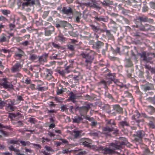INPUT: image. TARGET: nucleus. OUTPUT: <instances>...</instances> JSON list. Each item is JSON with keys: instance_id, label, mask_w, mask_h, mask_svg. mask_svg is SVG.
I'll return each instance as SVG.
<instances>
[{"instance_id": "14", "label": "nucleus", "mask_w": 155, "mask_h": 155, "mask_svg": "<svg viewBox=\"0 0 155 155\" xmlns=\"http://www.w3.org/2000/svg\"><path fill=\"white\" fill-rule=\"evenodd\" d=\"M126 144V142L124 141H119L115 142L111 144V146L114 148V149L118 150H120V148L121 147L122 145Z\"/></svg>"}, {"instance_id": "10", "label": "nucleus", "mask_w": 155, "mask_h": 155, "mask_svg": "<svg viewBox=\"0 0 155 155\" xmlns=\"http://www.w3.org/2000/svg\"><path fill=\"white\" fill-rule=\"evenodd\" d=\"M38 0H25L21 3V6L23 8L25 7L31 6L35 4V2H38Z\"/></svg>"}, {"instance_id": "20", "label": "nucleus", "mask_w": 155, "mask_h": 155, "mask_svg": "<svg viewBox=\"0 0 155 155\" xmlns=\"http://www.w3.org/2000/svg\"><path fill=\"white\" fill-rule=\"evenodd\" d=\"M5 108L6 110L8 112H12L16 110V108L15 106L10 104H6Z\"/></svg>"}, {"instance_id": "61", "label": "nucleus", "mask_w": 155, "mask_h": 155, "mask_svg": "<svg viewBox=\"0 0 155 155\" xmlns=\"http://www.w3.org/2000/svg\"><path fill=\"white\" fill-rule=\"evenodd\" d=\"M82 145L84 146V147H87V148H91V146L90 145V144L89 143H88L87 142H85L84 141L82 143Z\"/></svg>"}, {"instance_id": "53", "label": "nucleus", "mask_w": 155, "mask_h": 155, "mask_svg": "<svg viewBox=\"0 0 155 155\" xmlns=\"http://www.w3.org/2000/svg\"><path fill=\"white\" fill-rule=\"evenodd\" d=\"M0 51L2 52L4 54L8 53V54L11 52V51L9 49H7L3 48H0Z\"/></svg>"}, {"instance_id": "18", "label": "nucleus", "mask_w": 155, "mask_h": 155, "mask_svg": "<svg viewBox=\"0 0 155 155\" xmlns=\"http://www.w3.org/2000/svg\"><path fill=\"white\" fill-rule=\"evenodd\" d=\"M112 107L114 110L119 114L123 113V109L119 104H114L112 105Z\"/></svg>"}, {"instance_id": "39", "label": "nucleus", "mask_w": 155, "mask_h": 155, "mask_svg": "<svg viewBox=\"0 0 155 155\" xmlns=\"http://www.w3.org/2000/svg\"><path fill=\"white\" fill-rule=\"evenodd\" d=\"M60 25L61 26V30H60V31L61 30H63L65 29V27H66L68 24V22L65 21H61L60 22Z\"/></svg>"}, {"instance_id": "33", "label": "nucleus", "mask_w": 155, "mask_h": 155, "mask_svg": "<svg viewBox=\"0 0 155 155\" xmlns=\"http://www.w3.org/2000/svg\"><path fill=\"white\" fill-rule=\"evenodd\" d=\"M82 132V130H74L73 131L74 134V136L75 138H77L81 137V134Z\"/></svg>"}, {"instance_id": "23", "label": "nucleus", "mask_w": 155, "mask_h": 155, "mask_svg": "<svg viewBox=\"0 0 155 155\" xmlns=\"http://www.w3.org/2000/svg\"><path fill=\"white\" fill-rule=\"evenodd\" d=\"M10 38V36H8L6 34L2 33L0 36V42L8 41Z\"/></svg>"}, {"instance_id": "38", "label": "nucleus", "mask_w": 155, "mask_h": 155, "mask_svg": "<svg viewBox=\"0 0 155 155\" xmlns=\"http://www.w3.org/2000/svg\"><path fill=\"white\" fill-rule=\"evenodd\" d=\"M19 112H17L13 113H10L9 114V116L10 118H11L13 120H15V117L19 115Z\"/></svg>"}, {"instance_id": "12", "label": "nucleus", "mask_w": 155, "mask_h": 155, "mask_svg": "<svg viewBox=\"0 0 155 155\" xmlns=\"http://www.w3.org/2000/svg\"><path fill=\"white\" fill-rule=\"evenodd\" d=\"M72 9L69 6H63L61 10V13L67 15H71L73 14Z\"/></svg>"}, {"instance_id": "64", "label": "nucleus", "mask_w": 155, "mask_h": 155, "mask_svg": "<svg viewBox=\"0 0 155 155\" xmlns=\"http://www.w3.org/2000/svg\"><path fill=\"white\" fill-rule=\"evenodd\" d=\"M24 41L22 42L21 44L23 46H26L30 45V41L25 40Z\"/></svg>"}, {"instance_id": "26", "label": "nucleus", "mask_w": 155, "mask_h": 155, "mask_svg": "<svg viewBox=\"0 0 155 155\" xmlns=\"http://www.w3.org/2000/svg\"><path fill=\"white\" fill-rule=\"evenodd\" d=\"M106 35L108 39L114 41L115 38L113 35L110 32V30H107L106 31Z\"/></svg>"}, {"instance_id": "52", "label": "nucleus", "mask_w": 155, "mask_h": 155, "mask_svg": "<svg viewBox=\"0 0 155 155\" xmlns=\"http://www.w3.org/2000/svg\"><path fill=\"white\" fill-rule=\"evenodd\" d=\"M138 20L140 21L141 23L142 21L147 22L148 21V19L146 17H139L137 18H136V20Z\"/></svg>"}, {"instance_id": "15", "label": "nucleus", "mask_w": 155, "mask_h": 155, "mask_svg": "<svg viewBox=\"0 0 155 155\" xmlns=\"http://www.w3.org/2000/svg\"><path fill=\"white\" fill-rule=\"evenodd\" d=\"M94 13L95 14V16L92 17V18H94L95 21L101 22L102 21L105 22H107V18H106L102 16H98V13L95 12H94Z\"/></svg>"}, {"instance_id": "44", "label": "nucleus", "mask_w": 155, "mask_h": 155, "mask_svg": "<svg viewBox=\"0 0 155 155\" xmlns=\"http://www.w3.org/2000/svg\"><path fill=\"white\" fill-rule=\"evenodd\" d=\"M56 39L59 41H63L64 40L65 38L63 35L61 33H59L58 35L56 37Z\"/></svg>"}, {"instance_id": "27", "label": "nucleus", "mask_w": 155, "mask_h": 155, "mask_svg": "<svg viewBox=\"0 0 155 155\" xmlns=\"http://www.w3.org/2000/svg\"><path fill=\"white\" fill-rule=\"evenodd\" d=\"M110 21L108 24V26L111 28H112L113 29H117V27L116 26L117 25V23L115 22L112 19H110Z\"/></svg>"}, {"instance_id": "30", "label": "nucleus", "mask_w": 155, "mask_h": 155, "mask_svg": "<svg viewBox=\"0 0 155 155\" xmlns=\"http://www.w3.org/2000/svg\"><path fill=\"white\" fill-rule=\"evenodd\" d=\"M82 120L83 118L81 117L78 116L74 117L72 119V122L74 123H76L78 124Z\"/></svg>"}, {"instance_id": "1", "label": "nucleus", "mask_w": 155, "mask_h": 155, "mask_svg": "<svg viewBox=\"0 0 155 155\" xmlns=\"http://www.w3.org/2000/svg\"><path fill=\"white\" fill-rule=\"evenodd\" d=\"M124 67L126 68H130V71H129L128 70H127L126 71L127 73V76L129 78H131V79L132 81H134L135 80V77H132V74L134 73V70L133 68V62L131 60V58H125L124 60Z\"/></svg>"}, {"instance_id": "43", "label": "nucleus", "mask_w": 155, "mask_h": 155, "mask_svg": "<svg viewBox=\"0 0 155 155\" xmlns=\"http://www.w3.org/2000/svg\"><path fill=\"white\" fill-rule=\"evenodd\" d=\"M136 52V47L134 46L133 49L131 50L130 53V56L131 58H132V57H134V59H136V54L135 52Z\"/></svg>"}, {"instance_id": "49", "label": "nucleus", "mask_w": 155, "mask_h": 155, "mask_svg": "<svg viewBox=\"0 0 155 155\" xmlns=\"http://www.w3.org/2000/svg\"><path fill=\"white\" fill-rule=\"evenodd\" d=\"M28 122H30L31 124H35L37 122V120L36 118L33 117H29L28 118Z\"/></svg>"}, {"instance_id": "45", "label": "nucleus", "mask_w": 155, "mask_h": 155, "mask_svg": "<svg viewBox=\"0 0 155 155\" xmlns=\"http://www.w3.org/2000/svg\"><path fill=\"white\" fill-rule=\"evenodd\" d=\"M127 40L126 41L128 43H136V42L135 41V38H133L131 37L128 36L127 37Z\"/></svg>"}, {"instance_id": "32", "label": "nucleus", "mask_w": 155, "mask_h": 155, "mask_svg": "<svg viewBox=\"0 0 155 155\" xmlns=\"http://www.w3.org/2000/svg\"><path fill=\"white\" fill-rule=\"evenodd\" d=\"M153 86L152 84L147 83L146 85L144 88V90L145 91H147L152 90L153 89Z\"/></svg>"}, {"instance_id": "59", "label": "nucleus", "mask_w": 155, "mask_h": 155, "mask_svg": "<svg viewBox=\"0 0 155 155\" xmlns=\"http://www.w3.org/2000/svg\"><path fill=\"white\" fill-rule=\"evenodd\" d=\"M64 99L59 97H54V100L58 102H61Z\"/></svg>"}, {"instance_id": "19", "label": "nucleus", "mask_w": 155, "mask_h": 155, "mask_svg": "<svg viewBox=\"0 0 155 155\" xmlns=\"http://www.w3.org/2000/svg\"><path fill=\"white\" fill-rule=\"evenodd\" d=\"M106 125L110 127H112L114 129H115V127H116V124L114 120L112 119L108 120L107 121Z\"/></svg>"}, {"instance_id": "28", "label": "nucleus", "mask_w": 155, "mask_h": 155, "mask_svg": "<svg viewBox=\"0 0 155 155\" xmlns=\"http://www.w3.org/2000/svg\"><path fill=\"white\" fill-rule=\"evenodd\" d=\"M129 48V47L127 46L122 47L121 50L120 51V54H124L128 55Z\"/></svg>"}, {"instance_id": "24", "label": "nucleus", "mask_w": 155, "mask_h": 155, "mask_svg": "<svg viewBox=\"0 0 155 155\" xmlns=\"http://www.w3.org/2000/svg\"><path fill=\"white\" fill-rule=\"evenodd\" d=\"M69 98L70 100L73 103H75L76 102L75 100L76 96L72 91H71L69 94Z\"/></svg>"}, {"instance_id": "37", "label": "nucleus", "mask_w": 155, "mask_h": 155, "mask_svg": "<svg viewBox=\"0 0 155 155\" xmlns=\"http://www.w3.org/2000/svg\"><path fill=\"white\" fill-rule=\"evenodd\" d=\"M115 129L112 127H110L106 125V126L103 128V130L104 131H106L107 132H110L114 130Z\"/></svg>"}, {"instance_id": "3", "label": "nucleus", "mask_w": 155, "mask_h": 155, "mask_svg": "<svg viewBox=\"0 0 155 155\" xmlns=\"http://www.w3.org/2000/svg\"><path fill=\"white\" fill-rule=\"evenodd\" d=\"M17 50L14 51L13 57L16 60L23 62L27 56L25 52L20 48H16Z\"/></svg>"}, {"instance_id": "8", "label": "nucleus", "mask_w": 155, "mask_h": 155, "mask_svg": "<svg viewBox=\"0 0 155 155\" xmlns=\"http://www.w3.org/2000/svg\"><path fill=\"white\" fill-rule=\"evenodd\" d=\"M144 135L145 132L143 130H140L137 132L136 137H138V138H136V142H138L140 144L143 145L142 143V138Z\"/></svg>"}, {"instance_id": "41", "label": "nucleus", "mask_w": 155, "mask_h": 155, "mask_svg": "<svg viewBox=\"0 0 155 155\" xmlns=\"http://www.w3.org/2000/svg\"><path fill=\"white\" fill-rule=\"evenodd\" d=\"M109 46V45L107 43L105 44L104 48H102L101 53L102 55H105L106 52L107 51Z\"/></svg>"}, {"instance_id": "40", "label": "nucleus", "mask_w": 155, "mask_h": 155, "mask_svg": "<svg viewBox=\"0 0 155 155\" xmlns=\"http://www.w3.org/2000/svg\"><path fill=\"white\" fill-rule=\"evenodd\" d=\"M78 75L75 74H72L69 75V76L71 77L73 80V81L74 80L77 83L80 79L78 77Z\"/></svg>"}, {"instance_id": "25", "label": "nucleus", "mask_w": 155, "mask_h": 155, "mask_svg": "<svg viewBox=\"0 0 155 155\" xmlns=\"http://www.w3.org/2000/svg\"><path fill=\"white\" fill-rule=\"evenodd\" d=\"M101 150L102 152L105 154H112L114 153L113 150L108 148L102 147Z\"/></svg>"}, {"instance_id": "60", "label": "nucleus", "mask_w": 155, "mask_h": 155, "mask_svg": "<svg viewBox=\"0 0 155 155\" xmlns=\"http://www.w3.org/2000/svg\"><path fill=\"white\" fill-rule=\"evenodd\" d=\"M66 70H58L57 72L61 76H64L66 72Z\"/></svg>"}, {"instance_id": "51", "label": "nucleus", "mask_w": 155, "mask_h": 155, "mask_svg": "<svg viewBox=\"0 0 155 155\" xmlns=\"http://www.w3.org/2000/svg\"><path fill=\"white\" fill-rule=\"evenodd\" d=\"M20 142L21 144V145L23 146H28L30 144V142L28 141H25L24 140H20Z\"/></svg>"}, {"instance_id": "11", "label": "nucleus", "mask_w": 155, "mask_h": 155, "mask_svg": "<svg viewBox=\"0 0 155 155\" xmlns=\"http://www.w3.org/2000/svg\"><path fill=\"white\" fill-rule=\"evenodd\" d=\"M102 73L104 74L107 78H111L112 79L114 78L113 74L111 73L110 71L106 67L100 69Z\"/></svg>"}, {"instance_id": "54", "label": "nucleus", "mask_w": 155, "mask_h": 155, "mask_svg": "<svg viewBox=\"0 0 155 155\" xmlns=\"http://www.w3.org/2000/svg\"><path fill=\"white\" fill-rule=\"evenodd\" d=\"M38 59L39 63L41 64H43L44 62L46 61L45 59L41 57V56H39Z\"/></svg>"}, {"instance_id": "63", "label": "nucleus", "mask_w": 155, "mask_h": 155, "mask_svg": "<svg viewBox=\"0 0 155 155\" xmlns=\"http://www.w3.org/2000/svg\"><path fill=\"white\" fill-rule=\"evenodd\" d=\"M69 61L70 63V65L67 66V68H73V64L74 63V61L72 59H70L69 60Z\"/></svg>"}, {"instance_id": "9", "label": "nucleus", "mask_w": 155, "mask_h": 155, "mask_svg": "<svg viewBox=\"0 0 155 155\" xmlns=\"http://www.w3.org/2000/svg\"><path fill=\"white\" fill-rule=\"evenodd\" d=\"M141 117L145 118L148 120L149 121V122H155V118L154 117H148L145 113H142L141 114H140L137 110H136V117L139 118Z\"/></svg>"}, {"instance_id": "62", "label": "nucleus", "mask_w": 155, "mask_h": 155, "mask_svg": "<svg viewBox=\"0 0 155 155\" xmlns=\"http://www.w3.org/2000/svg\"><path fill=\"white\" fill-rule=\"evenodd\" d=\"M155 122H149L148 124V125L150 128L152 129H155V125L154 123Z\"/></svg>"}, {"instance_id": "29", "label": "nucleus", "mask_w": 155, "mask_h": 155, "mask_svg": "<svg viewBox=\"0 0 155 155\" xmlns=\"http://www.w3.org/2000/svg\"><path fill=\"white\" fill-rule=\"evenodd\" d=\"M0 12L6 17H9L8 15H10L11 14V11L10 10L8 9H1L0 10Z\"/></svg>"}, {"instance_id": "2", "label": "nucleus", "mask_w": 155, "mask_h": 155, "mask_svg": "<svg viewBox=\"0 0 155 155\" xmlns=\"http://www.w3.org/2000/svg\"><path fill=\"white\" fill-rule=\"evenodd\" d=\"M95 54V52L92 51H90L87 54H85L84 53L81 54L82 57L85 59L84 64L86 66L89 67H90L94 58Z\"/></svg>"}, {"instance_id": "50", "label": "nucleus", "mask_w": 155, "mask_h": 155, "mask_svg": "<svg viewBox=\"0 0 155 155\" xmlns=\"http://www.w3.org/2000/svg\"><path fill=\"white\" fill-rule=\"evenodd\" d=\"M104 110L106 111L107 112L109 113L111 111L110 107V106L108 104H105L104 106Z\"/></svg>"}, {"instance_id": "56", "label": "nucleus", "mask_w": 155, "mask_h": 155, "mask_svg": "<svg viewBox=\"0 0 155 155\" xmlns=\"http://www.w3.org/2000/svg\"><path fill=\"white\" fill-rule=\"evenodd\" d=\"M51 14L52 16L54 17H59L60 16V15L59 13H58L56 11H52Z\"/></svg>"}, {"instance_id": "48", "label": "nucleus", "mask_w": 155, "mask_h": 155, "mask_svg": "<svg viewBox=\"0 0 155 155\" xmlns=\"http://www.w3.org/2000/svg\"><path fill=\"white\" fill-rule=\"evenodd\" d=\"M41 86L37 85V89L39 91H44L47 90L48 87L46 86L41 87Z\"/></svg>"}, {"instance_id": "21", "label": "nucleus", "mask_w": 155, "mask_h": 155, "mask_svg": "<svg viewBox=\"0 0 155 155\" xmlns=\"http://www.w3.org/2000/svg\"><path fill=\"white\" fill-rule=\"evenodd\" d=\"M24 99L20 95H17L16 98L12 100V102L14 104H19L21 101H23Z\"/></svg>"}, {"instance_id": "46", "label": "nucleus", "mask_w": 155, "mask_h": 155, "mask_svg": "<svg viewBox=\"0 0 155 155\" xmlns=\"http://www.w3.org/2000/svg\"><path fill=\"white\" fill-rule=\"evenodd\" d=\"M120 126L123 127L124 126H128L129 125V123L126 121H122L119 122Z\"/></svg>"}, {"instance_id": "47", "label": "nucleus", "mask_w": 155, "mask_h": 155, "mask_svg": "<svg viewBox=\"0 0 155 155\" xmlns=\"http://www.w3.org/2000/svg\"><path fill=\"white\" fill-rule=\"evenodd\" d=\"M113 81L114 82V83L116 85L119 86L120 87L123 86V83L120 82L117 79H114L113 80Z\"/></svg>"}, {"instance_id": "4", "label": "nucleus", "mask_w": 155, "mask_h": 155, "mask_svg": "<svg viewBox=\"0 0 155 155\" xmlns=\"http://www.w3.org/2000/svg\"><path fill=\"white\" fill-rule=\"evenodd\" d=\"M91 104H87L85 106L77 107L76 109L79 111L80 115L82 116H85L87 115L89 109L90 108Z\"/></svg>"}, {"instance_id": "34", "label": "nucleus", "mask_w": 155, "mask_h": 155, "mask_svg": "<svg viewBox=\"0 0 155 155\" xmlns=\"http://www.w3.org/2000/svg\"><path fill=\"white\" fill-rule=\"evenodd\" d=\"M90 26L93 31L96 32L99 31V26H96L94 24H91L90 25Z\"/></svg>"}, {"instance_id": "31", "label": "nucleus", "mask_w": 155, "mask_h": 155, "mask_svg": "<svg viewBox=\"0 0 155 155\" xmlns=\"http://www.w3.org/2000/svg\"><path fill=\"white\" fill-rule=\"evenodd\" d=\"M120 48L118 47H116L115 49H114L112 46L110 47L111 51H112L113 54H120Z\"/></svg>"}, {"instance_id": "55", "label": "nucleus", "mask_w": 155, "mask_h": 155, "mask_svg": "<svg viewBox=\"0 0 155 155\" xmlns=\"http://www.w3.org/2000/svg\"><path fill=\"white\" fill-rule=\"evenodd\" d=\"M81 14L79 13H77L76 17V22L78 23L80 21V20L81 18Z\"/></svg>"}, {"instance_id": "42", "label": "nucleus", "mask_w": 155, "mask_h": 155, "mask_svg": "<svg viewBox=\"0 0 155 155\" xmlns=\"http://www.w3.org/2000/svg\"><path fill=\"white\" fill-rule=\"evenodd\" d=\"M63 86L61 85L59 86V87H57V89L56 91L57 94L59 95L60 94H62L63 92Z\"/></svg>"}, {"instance_id": "17", "label": "nucleus", "mask_w": 155, "mask_h": 155, "mask_svg": "<svg viewBox=\"0 0 155 155\" xmlns=\"http://www.w3.org/2000/svg\"><path fill=\"white\" fill-rule=\"evenodd\" d=\"M54 26L51 25L45 30V35L49 36L51 35L54 31Z\"/></svg>"}, {"instance_id": "57", "label": "nucleus", "mask_w": 155, "mask_h": 155, "mask_svg": "<svg viewBox=\"0 0 155 155\" xmlns=\"http://www.w3.org/2000/svg\"><path fill=\"white\" fill-rule=\"evenodd\" d=\"M8 142L10 144H17L18 143V141L14 139H10L8 140Z\"/></svg>"}, {"instance_id": "36", "label": "nucleus", "mask_w": 155, "mask_h": 155, "mask_svg": "<svg viewBox=\"0 0 155 155\" xmlns=\"http://www.w3.org/2000/svg\"><path fill=\"white\" fill-rule=\"evenodd\" d=\"M29 59L31 61H35L38 59L37 55L35 54H31L29 57Z\"/></svg>"}, {"instance_id": "58", "label": "nucleus", "mask_w": 155, "mask_h": 155, "mask_svg": "<svg viewBox=\"0 0 155 155\" xmlns=\"http://www.w3.org/2000/svg\"><path fill=\"white\" fill-rule=\"evenodd\" d=\"M103 2L101 3L103 6H107L109 5V0H103Z\"/></svg>"}, {"instance_id": "5", "label": "nucleus", "mask_w": 155, "mask_h": 155, "mask_svg": "<svg viewBox=\"0 0 155 155\" xmlns=\"http://www.w3.org/2000/svg\"><path fill=\"white\" fill-rule=\"evenodd\" d=\"M53 72L51 69L45 68L44 71V75L45 79L48 80H52L53 76L52 75Z\"/></svg>"}, {"instance_id": "16", "label": "nucleus", "mask_w": 155, "mask_h": 155, "mask_svg": "<svg viewBox=\"0 0 155 155\" xmlns=\"http://www.w3.org/2000/svg\"><path fill=\"white\" fill-rule=\"evenodd\" d=\"M2 86L5 88H11L12 85L8 84V82L5 78L0 80V86Z\"/></svg>"}, {"instance_id": "35", "label": "nucleus", "mask_w": 155, "mask_h": 155, "mask_svg": "<svg viewBox=\"0 0 155 155\" xmlns=\"http://www.w3.org/2000/svg\"><path fill=\"white\" fill-rule=\"evenodd\" d=\"M136 28H139L140 30L144 31L145 30V27L142 25L141 22L136 21Z\"/></svg>"}, {"instance_id": "6", "label": "nucleus", "mask_w": 155, "mask_h": 155, "mask_svg": "<svg viewBox=\"0 0 155 155\" xmlns=\"http://www.w3.org/2000/svg\"><path fill=\"white\" fill-rule=\"evenodd\" d=\"M23 64H21L20 62L17 61L11 68L12 72H18L22 68Z\"/></svg>"}, {"instance_id": "13", "label": "nucleus", "mask_w": 155, "mask_h": 155, "mask_svg": "<svg viewBox=\"0 0 155 155\" xmlns=\"http://www.w3.org/2000/svg\"><path fill=\"white\" fill-rule=\"evenodd\" d=\"M105 44L103 42L98 40L93 44L92 47L97 50H99L100 49H102Z\"/></svg>"}, {"instance_id": "7", "label": "nucleus", "mask_w": 155, "mask_h": 155, "mask_svg": "<svg viewBox=\"0 0 155 155\" xmlns=\"http://www.w3.org/2000/svg\"><path fill=\"white\" fill-rule=\"evenodd\" d=\"M97 1L96 0H90L89 1H86L84 3V4L87 7H93L96 8H99V6L97 4Z\"/></svg>"}, {"instance_id": "22", "label": "nucleus", "mask_w": 155, "mask_h": 155, "mask_svg": "<svg viewBox=\"0 0 155 155\" xmlns=\"http://www.w3.org/2000/svg\"><path fill=\"white\" fill-rule=\"evenodd\" d=\"M145 110L150 114H152L155 112V108L151 105L146 106L145 107Z\"/></svg>"}]
</instances>
